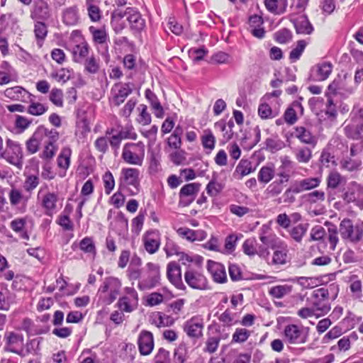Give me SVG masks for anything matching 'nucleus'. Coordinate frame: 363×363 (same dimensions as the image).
Masks as SVG:
<instances>
[{
    "label": "nucleus",
    "mask_w": 363,
    "mask_h": 363,
    "mask_svg": "<svg viewBox=\"0 0 363 363\" xmlns=\"http://www.w3.org/2000/svg\"><path fill=\"white\" fill-rule=\"evenodd\" d=\"M337 291V286H330V288H319L314 290L310 298H307L306 301L308 306H311L315 313L317 318L323 316L330 311V304L329 303V291Z\"/></svg>",
    "instance_id": "obj_1"
},
{
    "label": "nucleus",
    "mask_w": 363,
    "mask_h": 363,
    "mask_svg": "<svg viewBox=\"0 0 363 363\" xmlns=\"http://www.w3.org/2000/svg\"><path fill=\"white\" fill-rule=\"evenodd\" d=\"M122 159L128 164L141 166L145 157V145L143 142L128 143L124 145Z\"/></svg>",
    "instance_id": "obj_2"
},
{
    "label": "nucleus",
    "mask_w": 363,
    "mask_h": 363,
    "mask_svg": "<svg viewBox=\"0 0 363 363\" xmlns=\"http://www.w3.org/2000/svg\"><path fill=\"white\" fill-rule=\"evenodd\" d=\"M339 232L343 240H348L353 244H357L363 237V229L359 226H354L352 220L343 219L340 224Z\"/></svg>",
    "instance_id": "obj_3"
},
{
    "label": "nucleus",
    "mask_w": 363,
    "mask_h": 363,
    "mask_svg": "<svg viewBox=\"0 0 363 363\" xmlns=\"http://www.w3.org/2000/svg\"><path fill=\"white\" fill-rule=\"evenodd\" d=\"M147 267L149 271L147 278L138 283V287L141 291L151 289L160 284V271L158 264L148 262Z\"/></svg>",
    "instance_id": "obj_4"
},
{
    "label": "nucleus",
    "mask_w": 363,
    "mask_h": 363,
    "mask_svg": "<svg viewBox=\"0 0 363 363\" xmlns=\"http://www.w3.org/2000/svg\"><path fill=\"white\" fill-rule=\"evenodd\" d=\"M184 280L189 287L197 290H208L206 277L196 271L188 269L184 273Z\"/></svg>",
    "instance_id": "obj_5"
},
{
    "label": "nucleus",
    "mask_w": 363,
    "mask_h": 363,
    "mask_svg": "<svg viewBox=\"0 0 363 363\" xmlns=\"http://www.w3.org/2000/svg\"><path fill=\"white\" fill-rule=\"evenodd\" d=\"M284 335L286 342L291 345L303 344L307 340V335L303 329L294 324H290L285 327Z\"/></svg>",
    "instance_id": "obj_6"
},
{
    "label": "nucleus",
    "mask_w": 363,
    "mask_h": 363,
    "mask_svg": "<svg viewBox=\"0 0 363 363\" xmlns=\"http://www.w3.org/2000/svg\"><path fill=\"white\" fill-rule=\"evenodd\" d=\"M200 187L199 183H189L183 186L179 194V205L183 207L189 206L194 201Z\"/></svg>",
    "instance_id": "obj_7"
},
{
    "label": "nucleus",
    "mask_w": 363,
    "mask_h": 363,
    "mask_svg": "<svg viewBox=\"0 0 363 363\" xmlns=\"http://www.w3.org/2000/svg\"><path fill=\"white\" fill-rule=\"evenodd\" d=\"M51 8L48 0H33L30 17L33 20L46 21L51 17Z\"/></svg>",
    "instance_id": "obj_8"
},
{
    "label": "nucleus",
    "mask_w": 363,
    "mask_h": 363,
    "mask_svg": "<svg viewBox=\"0 0 363 363\" xmlns=\"http://www.w3.org/2000/svg\"><path fill=\"white\" fill-rule=\"evenodd\" d=\"M6 346L5 350L6 351L17 354L21 357H24L26 354L23 350V336L11 332L6 335Z\"/></svg>",
    "instance_id": "obj_9"
},
{
    "label": "nucleus",
    "mask_w": 363,
    "mask_h": 363,
    "mask_svg": "<svg viewBox=\"0 0 363 363\" xmlns=\"http://www.w3.org/2000/svg\"><path fill=\"white\" fill-rule=\"evenodd\" d=\"M167 277L168 280L178 289L186 290L182 279L181 267L176 262H170L167 267Z\"/></svg>",
    "instance_id": "obj_10"
},
{
    "label": "nucleus",
    "mask_w": 363,
    "mask_h": 363,
    "mask_svg": "<svg viewBox=\"0 0 363 363\" xmlns=\"http://www.w3.org/2000/svg\"><path fill=\"white\" fill-rule=\"evenodd\" d=\"M138 345L142 355L150 354L154 348L152 333L147 330H142L138 339Z\"/></svg>",
    "instance_id": "obj_11"
},
{
    "label": "nucleus",
    "mask_w": 363,
    "mask_h": 363,
    "mask_svg": "<svg viewBox=\"0 0 363 363\" xmlns=\"http://www.w3.org/2000/svg\"><path fill=\"white\" fill-rule=\"evenodd\" d=\"M203 323L202 319L198 317H192L185 323L184 330L187 335L193 338H199L202 336Z\"/></svg>",
    "instance_id": "obj_12"
},
{
    "label": "nucleus",
    "mask_w": 363,
    "mask_h": 363,
    "mask_svg": "<svg viewBox=\"0 0 363 363\" xmlns=\"http://www.w3.org/2000/svg\"><path fill=\"white\" fill-rule=\"evenodd\" d=\"M290 21L294 24L297 34L310 35L314 30L306 15H301L296 18L291 16Z\"/></svg>",
    "instance_id": "obj_13"
},
{
    "label": "nucleus",
    "mask_w": 363,
    "mask_h": 363,
    "mask_svg": "<svg viewBox=\"0 0 363 363\" xmlns=\"http://www.w3.org/2000/svg\"><path fill=\"white\" fill-rule=\"evenodd\" d=\"M114 87L118 88V92L113 96V102L115 106H119L133 92V84L130 82L118 83L114 85Z\"/></svg>",
    "instance_id": "obj_14"
},
{
    "label": "nucleus",
    "mask_w": 363,
    "mask_h": 363,
    "mask_svg": "<svg viewBox=\"0 0 363 363\" xmlns=\"http://www.w3.org/2000/svg\"><path fill=\"white\" fill-rule=\"evenodd\" d=\"M128 21L130 28L135 33L143 30L145 26V21L139 11L133 8L128 7Z\"/></svg>",
    "instance_id": "obj_15"
},
{
    "label": "nucleus",
    "mask_w": 363,
    "mask_h": 363,
    "mask_svg": "<svg viewBox=\"0 0 363 363\" xmlns=\"http://www.w3.org/2000/svg\"><path fill=\"white\" fill-rule=\"evenodd\" d=\"M294 135L302 143L308 145L314 148L318 143L317 138L311 132L303 126H297L294 128Z\"/></svg>",
    "instance_id": "obj_16"
},
{
    "label": "nucleus",
    "mask_w": 363,
    "mask_h": 363,
    "mask_svg": "<svg viewBox=\"0 0 363 363\" xmlns=\"http://www.w3.org/2000/svg\"><path fill=\"white\" fill-rule=\"evenodd\" d=\"M207 268L211 274L214 281L220 284L226 282L227 276L225 267L223 264L208 260Z\"/></svg>",
    "instance_id": "obj_17"
},
{
    "label": "nucleus",
    "mask_w": 363,
    "mask_h": 363,
    "mask_svg": "<svg viewBox=\"0 0 363 363\" xmlns=\"http://www.w3.org/2000/svg\"><path fill=\"white\" fill-rule=\"evenodd\" d=\"M145 94L152 108L155 111V116L159 118H162L164 116V109L156 94L149 89L145 90Z\"/></svg>",
    "instance_id": "obj_18"
},
{
    "label": "nucleus",
    "mask_w": 363,
    "mask_h": 363,
    "mask_svg": "<svg viewBox=\"0 0 363 363\" xmlns=\"http://www.w3.org/2000/svg\"><path fill=\"white\" fill-rule=\"evenodd\" d=\"M344 133L349 139L354 140L363 139V122L357 125H347L344 128Z\"/></svg>",
    "instance_id": "obj_19"
},
{
    "label": "nucleus",
    "mask_w": 363,
    "mask_h": 363,
    "mask_svg": "<svg viewBox=\"0 0 363 363\" xmlns=\"http://www.w3.org/2000/svg\"><path fill=\"white\" fill-rule=\"evenodd\" d=\"M78 8L76 5L68 7L62 11V21L67 26H74L79 21Z\"/></svg>",
    "instance_id": "obj_20"
},
{
    "label": "nucleus",
    "mask_w": 363,
    "mask_h": 363,
    "mask_svg": "<svg viewBox=\"0 0 363 363\" xmlns=\"http://www.w3.org/2000/svg\"><path fill=\"white\" fill-rule=\"evenodd\" d=\"M253 171L252 162L248 160L242 159L233 172V177L237 179H241L243 177Z\"/></svg>",
    "instance_id": "obj_21"
},
{
    "label": "nucleus",
    "mask_w": 363,
    "mask_h": 363,
    "mask_svg": "<svg viewBox=\"0 0 363 363\" xmlns=\"http://www.w3.org/2000/svg\"><path fill=\"white\" fill-rule=\"evenodd\" d=\"M57 195L55 193H48L43 196L42 206L45 209L47 215L50 216L52 214L57 207Z\"/></svg>",
    "instance_id": "obj_22"
},
{
    "label": "nucleus",
    "mask_w": 363,
    "mask_h": 363,
    "mask_svg": "<svg viewBox=\"0 0 363 363\" xmlns=\"http://www.w3.org/2000/svg\"><path fill=\"white\" fill-rule=\"evenodd\" d=\"M122 174L128 185L136 186L139 184V170L135 168H123Z\"/></svg>",
    "instance_id": "obj_23"
},
{
    "label": "nucleus",
    "mask_w": 363,
    "mask_h": 363,
    "mask_svg": "<svg viewBox=\"0 0 363 363\" xmlns=\"http://www.w3.org/2000/svg\"><path fill=\"white\" fill-rule=\"evenodd\" d=\"M42 129H36L31 138L26 142V148L30 154L38 152L42 139Z\"/></svg>",
    "instance_id": "obj_24"
},
{
    "label": "nucleus",
    "mask_w": 363,
    "mask_h": 363,
    "mask_svg": "<svg viewBox=\"0 0 363 363\" xmlns=\"http://www.w3.org/2000/svg\"><path fill=\"white\" fill-rule=\"evenodd\" d=\"M361 165L362 161L360 160L352 159L351 157H344L340 162V168L350 172L359 170Z\"/></svg>",
    "instance_id": "obj_25"
},
{
    "label": "nucleus",
    "mask_w": 363,
    "mask_h": 363,
    "mask_svg": "<svg viewBox=\"0 0 363 363\" xmlns=\"http://www.w3.org/2000/svg\"><path fill=\"white\" fill-rule=\"evenodd\" d=\"M224 187L223 184L217 182V174L213 173L211 180L206 185V190L210 196L215 197L223 191Z\"/></svg>",
    "instance_id": "obj_26"
},
{
    "label": "nucleus",
    "mask_w": 363,
    "mask_h": 363,
    "mask_svg": "<svg viewBox=\"0 0 363 363\" xmlns=\"http://www.w3.org/2000/svg\"><path fill=\"white\" fill-rule=\"evenodd\" d=\"M264 145L265 147L263 148L272 153L276 152L284 147V143L277 135L267 138Z\"/></svg>",
    "instance_id": "obj_27"
},
{
    "label": "nucleus",
    "mask_w": 363,
    "mask_h": 363,
    "mask_svg": "<svg viewBox=\"0 0 363 363\" xmlns=\"http://www.w3.org/2000/svg\"><path fill=\"white\" fill-rule=\"evenodd\" d=\"M34 26V33L39 47H42L43 43L48 35V27L46 24L40 20H36Z\"/></svg>",
    "instance_id": "obj_28"
},
{
    "label": "nucleus",
    "mask_w": 363,
    "mask_h": 363,
    "mask_svg": "<svg viewBox=\"0 0 363 363\" xmlns=\"http://www.w3.org/2000/svg\"><path fill=\"white\" fill-rule=\"evenodd\" d=\"M346 179L336 171L329 173L327 177V187L328 189H336L341 184H345Z\"/></svg>",
    "instance_id": "obj_29"
},
{
    "label": "nucleus",
    "mask_w": 363,
    "mask_h": 363,
    "mask_svg": "<svg viewBox=\"0 0 363 363\" xmlns=\"http://www.w3.org/2000/svg\"><path fill=\"white\" fill-rule=\"evenodd\" d=\"M89 49V45L86 42L75 45L72 50L74 61L81 62L82 60L88 55Z\"/></svg>",
    "instance_id": "obj_30"
},
{
    "label": "nucleus",
    "mask_w": 363,
    "mask_h": 363,
    "mask_svg": "<svg viewBox=\"0 0 363 363\" xmlns=\"http://www.w3.org/2000/svg\"><path fill=\"white\" fill-rule=\"evenodd\" d=\"M72 150L69 147H65L61 150L60 155L57 157V166L67 170L70 164V157Z\"/></svg>",
    "instance_id": "obj_31"
},
{
    "label": "nucleus",
    "mask_w": 363,
    "mask_h": 363,
    "mask_svg": "<svg viewBox=\"0 0 363 363\" xmlns=\"http://www.w3.org/2000/svg\"><path fill=\"white\" fill-rule=\"evenodd\" d=\"M292 286L284 284L277 285L269 289V294L274 298H281L284 296L289 294L292 291Z\"/></svg>",
    "instance_id": "obj_32"
},
{
    "label": "nucleus",
    "mask_w": 363,
    "mask_h": 363,
    "mask_svg": "<svg viewBox=\"0 0 363 363\" xmlns=\"http://www.w3.org/2000/svg\"><path fill=\"white\" fill-rule=\"evenodd\" d=\"M90 33L92 35L93 40L98 44L106 43L108 35L104 28H96L91 26L89 28Z\"/></svg>",
    "instance_id": "obj_33"
},
{
    "label": "nucleus",
    "mask_w": 363,
    "mask_h": 363,
    "mask_svg": "<svg viewBox=\"0 0 363 363\" xmlns=\"http://www.w3.org/2000/svg\"><path fill=\"white\" fill-rule=\"evenodd\" d=\"M308 223H300L293 227L289 230L291 237L297 242H301L303 237L305 235L308 230Z\"/></svg>",
    "instance_id": "obj_34"
},
{
    "label": "nucleus",
    "mask_w": 363,
    "mask_h": 363,
    "mask_svg": "<svg viewBox=\"0 0 363 363\" xmlns=\"http://www.w3.org/2000/svg\"><path fill=\"white\" fill-rule=\"evenodd\" d=\"M86 6L89 17L93 22H98L101 19V11L97 5L94 4V0H86Z\"/></svg>",
    "instance_id": "obj_35"
},
{
    "label": "nucleus",
    "mask_w": 363,
    "mask_h": 363,
    "mask_svg": "<svg viewBox=\"0 0 363 363\" xmlns=\"http://www.w3.org/2000/svg\"><path fill=\"white\" fill-rule=\"evenodd\" d=\"M312 147H302L297 149L295 157L296 160L299 163L306 164L312 158Z\"/></svg>",
    "instance_id": "obj_36"
},
{
    "label": "nucleus",
    "mask_w": 363,
    "mask_h": 363,
    "mask_svg": "<svg viewBox=\"0 0 363 363\" xmlns=\"http://www.w3.org/2000/svg\"><path fill=\"white\" fill-rule=\"evenodd\" d=\"M177 233L190 241L202 239L203 234L204 233L203 231H195L186 228H179L177 230Z\"/></svg>",
    "instance_id": "obj_37"
},
{
    "label": "nucleus",
    "mask_w": 363,
    "mask_h": 363,
    "mask_svg": "<svg viewBox=\"0 0 363 363\" xmlns=\"http://www.w3.org/2000/svg\"><path fill=\"white\" fill-rule=\"evenodd\" d=\"M151 234L148 233L144 238V246L147 252L150 254H154L158 250L160 243L158 239L150 237Z\"/></svg>",
    "instance_id": "obj_38"
},
{
    "label": "nucleus",
    "mask_w": 363,
    "mask_h": 363,
    "mask_svg": "<svg viewBox=\"0 0 363 363\" xmlns=\"http://www.w3.org/2000/svg\"><path fill=\"white\" fill-rule=\"evenodd\" d=\"M280 175L285 178V180L281 179L279 182H274L267 188L268 194L271 196H276L281 194L283 190L282 184L284 182H287L289 180V176L287 174H281Z\"/></svg>",
    "instance_id": "obj_39"
},
{
    "label": "nucleus",
    "mask_w": 363,
    "mask_h": 363,
    "mask_svg": "<svg viewBox=\"0 0 363 363\" xmlns=\"http://www.w3.org/2000/svg\"><path fill=\"white\" fill-rule=\"evenodd\" d=\"M117 286H121L120 281L117 278L109 277L105 279L99 291L101 293H106L108 291H111V289L117 287Z\"/></svg>",
    "instance_id": "obj_40"
},
{
    "label": "nucleus",
    "mask_w": 363,
    "mask_h": 363,
    "mask_svg": "<svg viewBox=\"0 0 363 363\" xmlns=\"http://www.w3.org/2000/svg\"><path fill=\"white\" fill-rule=\"evenodd\" d=\"M287 245L284 249H277L274 250L272 257V263L274 264H284L286 262Z\"/></svg>",
    "instance_id": "obj_41"
},
{
    "label": "nucleus",
    "mask_w": 363,
    "mask_h": 363,
    "mask_svg": "<svg viewBox=\"0 0 363 363\" xmlns=\"http://www.w3.org/2000/svg\"><path fill=\"white\" fill-rule=\"evenodd\" d=\"M37 129H42V139L43 137L48 138V143L55 145V143L59 139V133L55 129L49 130L43 125L39 126Z\"/></svg>",
    "instance_id": "obj_42"
},
{
    "label": "nucleus",
    "mask_w": 363,
    "mask_h": 363,
    "mask_svg": "<svg viewBox=\"0 0 363 363\" xmlns=\"http://www.w3.org/2000/svg\"><path fill=\"white\" fill-rule=\"evenodd\" d=\"M274 177V169L269 167H262L258 173V180L262 183H268Z\"/></svg>",
    "instance_id": "obj_43"
},
{
    "label": "nucleus",
    "mask_w": 363,
    "mask_h": 363,
    "mask_svg": "<svg viewBox=\"0 0 363 363\" xmlns=\"http://www.w3.org/2000/svg\"><path fill=\"white\" fill-rule=\"evenodd\" d=\"M257 245V242L255 238L247 239L242 245L244 253L249 256L255 255Z\"/></svg>",
    "instance_id": "obj_44"
},
{
    "label": "nucleus",
    "mask_w": 363,
    "mask_h": 363,
    "mask_svg": "<svg viewBox=\"0 0 363 363\" xmlns=\"http://www.w3.org/2000/svg\"><path fill=\"white\" fill-rule=\"evenodd\" d=\"M48 107L38 102H31L27 111L33 116H41L45 113Z\"/></svg>",
    "instance_id": "obj_45"
},
{
    "label": "nucleus",
    "mask_w": 363,
    "mask_h": 363,
    "mask_svg": "<svg viewBox=\"0 0 363 363\" xmlns=\"http://www.w3.org/2000/svg\"><path fill=\"white\" fill-rule=\"evenodd\" d=\"M318 74L320 80L326 79L332 72V65L330 62H325L318 66Z\"/></svg>",
    "instance_id": "obj_46"
},
{
    "label": "nucleus",
    "mask_w": 363,
    "mask_h": 363,
    "mask_svg": "<svg viewBox=\"0 0 363 363\" xmlns=\"http://www.w3.org/2000/svg\"><path fill=\"white\" fill-rule=\"evenodd\" d=\"M306 46V43L303 40H300L297 42V45L295 48H294L289 54V58L292 61H296L298 60L303 52Z\"/></svg>",
    "instance_id": "obj_47"
},
{
    "label": "nucleus",
    "mask_w": 363,
    "mask_h": 363,
    "mask_svg": "<svg viewBox=\"0 0 363 363\" xmlns=\"http://www.w3.org/2000/svg\"><path fill=\"white\" fill-rule=\"evenodd\" d=\"M250 335V333L245 328H237L233 335V342L242 343L245 342Z\"/></svg>",
    "instance_id": "obj_48"
},
{
    "label": "nucleus",
    "mask_w": 363,
    "mask_h": 363,
    "mask_svg": "<svg viewBox=\"0 0 363 363\" xmlns=\"http://www.w3.org/2000/svg\"><path fill=\"white\" fill-rule=\"evenodd\" d=\"M301 186L304 191H308L318 187L320 180L318 177H309L300 181Z\"/></svg>",
    "instance_id": "obj_49"
},
{
    "label": "nucleus",
    "mask_w": 363,
    "mask_h": 363,
    "mask_svg": "<svg viewBox=\"0 0 363 363\" xmlns=\"http://www.w3.org/2000/svg\"><path fill=\"white\" fill-rule=\"evenodd\" d=\"M50 100L57 106L62 107L63 106V94L60 89L54 88L50 94Z\"/></svg>",
    "instance_id": "obj_50"
},
{
    "label": "nucleus",
    "mask_w": 363,
    "mask_h": 363,
    "mask_svg": "<svg viewBox=\"0 0 363 363\" xmlns=\"http://www.w3.org/2000/svg\"><path fill=\"white\" fill-rule=\"evenodd\" d=\"M103 181L106 194H110L115 186V181L112 173L109 171L106 172L103 176Z\"/></svg>",
    "instance_id": "obj_51"
},
{
    "label": "nucleus",
    "mask_w": 363,
    "mask_h": 363,
    "mask_svg": "<svg viewBox=\"0 0 363 363\" xmlns=\"http://www.w3.org/2000/svg\"><path fill=\"white\" fill-rule=\"evenodd\" d=\"M138 109L140 111V113L138 118V121L143 125H149L151 123V116L147 111V106L141 104Z\"/></svg>",
    "instance_id": "obj_52"
},
{
    "label": "nucleus",
    "mask_w": 363,
    "mask_h": 363,
    "mask_svg": "<svg viewBox=\"0 0 363 363\" xmlns=\"http://www.w3.org/2000/svg\"><path fill=\"white\" fill-rule=\"evenodd\" d=\"M275 40L279 43H286L292 38V33L288 28H283L275 34Z\"/></svg>",
    "instance_id": "obj_53"
},
{
    "label": "nucleus",
    "mask_w": 363,
    "mask_h": 363,
    "mask_svg": "<svg viewBox=\"0 0 363 363\" xmlns=\"http://www.w3.org/2000/svg\"><path fill=\"white\" fill-rule=\"evenodd\" d=\"M85 70L91 74L96 73L99 69V65L94 57L87 58L84 63Z\"/></svg>",
    "instance_id": "obj_54"
},
{
    "label": "nucleus",
    "mask_w": 363,
    "mask_h": 363,
    "mask_svg": "<svg viewBox=\"0 0 363 363\" xmlns=\"http://www.w3.org/2000/svg\"><path fill=\"white\" fill-rule=\"evenodd\" d=\"M325 235V230L323 227L316 225L311 229L309 241H318L322 240Z\"/></svg>",
    "instance_id": "obj_55"
},
{
    "label": "nucleus",
    "mask_w": 363,
    "mask_h": 363,
    "mask_svg": "<svg viewBox=\"0 0 363 363\" xmlns=\"http://www.w3.org/2000/svg\"><path fill=\"white\" fill-rule=\"evenodd\" d=\"M306 201L310 203H315L318 201H323L325 200V193L321 191H314L306 196Z\"/></svg>",
    "instance_id": "obj_56"
},
{
    "label": "nucleus",
    "mask_w": 363,
    "mask_h": 363,
    "mask_svg": "<svg viewBox=\"0 0 363 363\" xmlns=\"http://www.w3.org/2000/svg\"><path fill=\"white\" fill-rule=\"evenodd\" d=\"M201 142L204 148L212 150L215 147L216 139L209 130L208 133L202 136Z\"/></svg>",
    "instance_id": "obj_57"
},
{
    "label": "nucleus",
    "mask_w": 363,
    "mask_h": 363,
    "mask_svg": "<svg viewBox=\"0 0 363 363\" xmlns=\"http://www.w3.org/2000/svg\"><path fill=\"white\" fill-rule=\"evenodd\" d=\"M57 150V148L54 144L47 143L44 150L40 155V157L44 160H50L55 155Z\"/></svg>",
    "instance_id": "obj_58"
},
{
    "label": "nucleus",
    "mask_w": 363,
    "mask_h": 363,
    "mask_svg": "<svg viewBox=\"0 0 363 363\" xmlns=\"http://www.w3.org/2000/svg\"><path fill=\"white\" fill-rule=\"evenodd\" d=\"M80 249L84 252H95V246L90 238H84L79 243Z\"/></svg>",
    "instance_id": "obj_59"
},
{
    "label": "nucleus",
    "mask_w": 363,
    "mask_h": 363,
    "mask_svg": "<svg viewBox=\"0 0 363 363\" xmlns=\"http://www.w3.org/2000/svg\"><path fill=\"white\" fill-rule=\"evenodd\" d=\"M39 184V178L36 175L28 176L24 183V188L27 191H30L35 189Z\"/></svg>",
    "instance_id": "obj_60"
},
{
    "label": "nucleus",
    "mask_w": 363,
    "mask_h": 363,
    "mask_svg": "<svg viewBox=\"0 0 363 363\" xmlns=\"http://www.w3.org/2000/svg\"><path fill=\"white\" fill-rule=\"evenodd\" d=\"M186 347L180 345L174 352V361L175 363H184L185 362Z\"/></svg>",
    "instance_id": "obj_61"
},
{
    "label": "nucleus",
    "mask_w": 363,
    "mask_h": 363,
    "mask_svg": "<svg viewBox=\"0 0 363 363\" xmlns=\"http://www.w3.org/2000/svg\"><path fill=\"white\" fill-rule=\"evenodd\" d=\"M164 250L167 254V257H170L173 255H179V247L177 246L174 242L171 240H167L166 245L164 247Z\"/></svg>",
    "instance_id": "obj_62"
},
{
    "label": "nucleus",
    "mask_w": 363,
    "mask_h": 363,
    "mask_svg": "<svg viewBox=\"0 0 363 363\" xmlns=\"http://www.w3.org/2000/svg\"><path fill=\"white\" fill-rule=\"evenodd\" d=\"M144 220L145 213H143L142 211H140L138 215L135 218L133 219L132 226L133 230H135L136 233H138L141 230L143 225Z\"/></svg>",
    "instance_id": "obj_63"
},
{
    "label": "nucleus",
    "mask_w": 363,
    "mask_h": 363,
    "mask_svg": "<svg viewBox=\"0 0 363 363\" xmlns=\"http://www.w3.org/2000/svg\"><path fill=\"white\" fill-rule=\"evenodd\" d=\"M258 114L262 119L272 117V111L267 104H261L258 108Z\"/></svg>",
    "instance_id": "obj_64"
}]
</instances>
